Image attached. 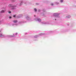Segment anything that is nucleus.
Returning a JSON list of instances; mask_svg holds the SVG:
<instances>
[{
	"instance_id": "obj_1",
	"label": "nucleus",
	"mask_w": 76,
	"mask_h": 76,
	"mask_svg": "<svg viewBox=\"0 0 76 76\" xmlns=\"http://www.w3.org/2000/svg\"><path fill=\"white\" fill-rule=\"evenodd\" d=\"M58 15H59V14H58V13L54 14L53 15V16H55V17H57V16H58Z\"/></svg>"
},
{
	"instance_id": "obj_2",
	"label": "nucleus",
	"mask_w": 76,
	"mask_h": 76,
	"mask_svg": "<svg viewBox=\"0 0 76 76\" xmlns=\"http://www.w3.org/2000/svg\"><path fill=\"white\" fill-rule=\"evenodd\" d=\"M13 22L14 23H17L18 22V21L17 20H15L13 21Z\"/></svg>"
},
{
	"instance_id": "obj_3",
	"label": "nucleus",
	"mask_w": 76,
	"mask_h": 76,
	"mask_svg": "<svg viewBox=\"0 0 76 76\" xmlns=\"http://www.w3.org/2000/svg\"><path fill=\"white\" fill-rule=\"evenodd\" d=\"M1 35L0 36V37H4V35H3L2 34H0Z\"/></svg>"
},
{
	"instance_id": "obj_4",
	"label": "nucleus",
	"mask_w": 76,
	"mask_h": 76,
	"mask_svg": "<svg viewBox=\"0 0 76 76\" xmlns=\"http://www.w3.org/2000/svg\"><path fill=\"white\" fill-rule=\"evenodd\" d=\"M4 13V10H2V11H1V13Z\"/></svg>"
},
{
	"instance_id": "obj_5",
	"label": "nucleus",
	"mask_w": 76,
	"mask_h": 76,
	"mask_svg": "<svg viewBox=\"0 0 76 76\" xmlns=\"http://www.w3.org/2000/svg\"><path fill=\"white\" fill-rule=\"evenodd\" d=\"M34 10H35V12H37V9H36V8H35V9H34Z\"/></svg>"
},
{
	"instance_id": "obj_6",
	"label": "nucleus",
	"mask_w": 76,
	"mask_h": 76,
	"mask_svg": "<svg viewBox=\"0 0 76 76\" xmlns=\"http://www.w3.org/2000/svg\"><path fill=\"white\" fill-rule=\"evenodd\" d=\"M50 5H51V6H53V5H54V4H53V3H52L50 4Z\"/></svg>"
},
{
	"instance_id": "obj_7",
	"label": "nucleus",
	"mask_w": 76,
	"mask_h": 76,
	"mask_svg": "<svg viewBox=\"0 0 76 76\" xmlns=\"http://www.w3.org/2000/svg\"><path fill=\"white\" fill-rule=\"evenodd\" d=\"M63 0H61V1H60L61 2H63Z\"/></svg>"
},
{
	"instance_id": "obj_8",
	"label": "nucleus",
	"mask_w": 76,
	"mask_h": 76,
	"mask_svg": "<svg viewBox=\"0 0 76 76\" xmlns=\"http://www.w3.org/2000/svg\"><path fill=\"white\" fill-rule=\"evenodd\" d=\"M13 17H14V18H15V17H16V15H14Z\"/></svg>"
},
{
	"instance_id": "obj_9",
	"label": "nucleus",
	"mask_w": 76,
	"mask_h": 76,
	"mask_svg": "<svg viewBox=\"0 0 76 76\" xmlns=\"http://www.w3.org/2000/svg\"><path fill=\"white\" fill-rule=\"evenodd\" d=\"M36 4L37 5H38V4H38V3H36Z\"/></svg>"
},
{
	"instance_id": "obj_10",
	"label": "nucleus",
	"mask_w": 76,
	"mask_h": 76,
	"mask_svg": "<svg viewBox=\"0 0 76 76\" xmlns=\"http://www.w3.org/2000/svg\"><path fill=\"white\" fill-rule=\"evenodd\" d=\"M12 1H16V0H12Z\"/></svg>"
},
{
	"instance_id": "obj_11",
	"label": "nucleus",
	"mask_w": 76,
	"mask_h": 76,
	"mask_svg": "<svg viewBox=\"0 0 76 76\" xmlns=\"http://www.w3.org/2000/svg\"><path fill=\"white\" fill-rule=\"evenodd\" d=\"M9 13H11V12L9 11Z\"/></svg>"
},
{
	"instance_id": "obj_12",
	"label": "nucleus",
	"mask_w": 76,
	"mask_h": 76,
	"mask_svg": "<svg viewBox=\"0 0 76 76\" xmlns=\"http://www.w3.org/2000/svg\"><path fill=\"white\" fill-rule=\"evenodd\" d=\"M38 37V36L37 35L36 36V37L35 36V38H36V37Z\"/></svg>"
},
{
	"instance_id": "obj_13",
	"label": "nucleus",
	"mask_w": 76,
	"mask_h": 76,
	"mask_svg": "<svg viewBox=\"0 0 76 76\" xmlns=\"http://www.w3.org/2000/svg\"><path fill=\"white\" fill-rule=\"evenodd\" d=\"M11 17H10V19H11Z\"/></svg>"
},
{
	"instance_id": "obj_14",
	"label": "nucleus",
	"mask_w": 76,
	"mask_h": 76,
	"mask_svg": "<svg viewBox=\"0 0 76 76\" xmlns=\"http://www.w3.org/2000/svg\"><path fill=\"white\" fill-rule=\"evenodd\" d=\"M21 4H22V3H20V6L21 5Z\"/></svg>"
},
{
	"instance_id": "obj_15",
	"label": "nucleus",
	"mask_w": 76,
	"mask_h": 76,
	"mask_svg": "<svg viewBox=\"0 0 76 76\" xmlns=\"http://www.w3.org/2000/svg\"><path fill=\"white\" fill-rule=\"evenodd\" d=\"M38 11H39V12H40V10H39Z\"/></svg>"
},
{
	"instance_id": "obj_16",
	"label": "nucleus",
	"mask_w": 76,
	"mask_h": 76,
	"mask_svg": "<svg viewBox=\"0 0 76 76\" xmlns=\"http://www.w3.org/2000/svg\"><path fill=\"white\" fill-rule=\"evenodd\" d=\"M39 21H41V20H40V19H39Z\"/></svg>"
},
{
	"instance_id": "obj_17",
	"label": "nucleus",
	"mask_w": 76,
	"mask_h": 76,
	"mask_svg": "<svg viewBox=\"0 0 76 76\" xmlns=\"http://www.w3.org/2000/svg\"><path fill=\"white\" fill-rule=\"evenodd\" d=\"M15 35H17V34H15Z\"/></svg>"
},
{
	"instance_id": "obj_18",
	"label": "nucleus",
	"mask_w": 76,
	"mask_h": 76,
	"mask_svg": "<svg viewBox=\"0 0 76 76\" xmlns=\"http://www.w3.org/2000/svg\"><path fill=\"white\" fill-rule=\"evenodd\" d=\"M55 20H56V19H55Z\"/></svg>"
},
{
	"instance_id": "obj_19",
	"label": "nucleus",
	"mask_w": 76,
	"mask_h": 76,
	"mask_svg": "<svg viewBox=\"0 0 76 76\" xmlns=\"http://www.w3.org/2000/svg\"><path fill=\"white\" fill-rule=\"evenodd\" d=\"M0 32H1V31H0Z\"/></svg>"
},
{
	"instance_id": "obj_20",
	"label": "nucleus",
	"mask_w": 76,
	"mask_h": 76,
	"mask_svg": "<svg viewBox=\"0 0 76 76\" xmlns=\"http://www.w3.org/2000/svg\"><path fill=\"white\" fill-rule=\"evenodd\" d=\"M34 16H35V15H34Z\"/></svg>"
}]
</instances>
